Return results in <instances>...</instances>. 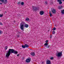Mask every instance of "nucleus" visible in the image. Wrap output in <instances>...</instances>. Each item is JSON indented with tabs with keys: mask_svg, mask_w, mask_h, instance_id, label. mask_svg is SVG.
<instances>
[{
	"mask_svg": "<svg viewBox=\"0 0 64 64\" xmlns=\"http://www.w3.org/2000/svg\"><path fill=\"white\" fill-rule=\"evenodd\" d=\"M52 13H53L54 14H55L56 13V10L55 9H54L52 10Z\"/></svg>",
	"mask_w": 64,
	"mask_h": 64,
	"instance_id": "8",
	"label": "nucleus"
},
{
	"mask_svg": "<svg viewBox=\"0 0 64 64\" xmlns=\"http://www.w3.org/2000/svg\"><path fill=\"white\" fill-rule=\"evenodd\" d=\"M56 55L57 57H61V56H63V55L62 54V52H58L56 54Z\"/></svg>",
	"mask_w": 64,
	"mask_h": 64,
	"instance_id": "3",
	"label": "nucleus"
},
{
	"mask_svg": "<svg viewBox=\"0 0 64 64\" xmlns=\"http://www.w3.org/2000/svg\"><path fill=\"white\" fill-rule=\"evenodd\" d=\"M50 61L49 60H47L46 61L47 64H50Z\"/></svg>",
	"mask_w": 64,
	"mask_h": 64,
	"instance_id": "11",
	"label": "nucleus"
},
{
	"mask_svg": "<svg viewBox=\"0 0 64 64\" xmlns=\"http://www.w3.org/2000/svg\"><path fill=\"white\" fill-rule=\"evenodd\" d=\"M59 2V4H62V2L61 1H60Z\"/></svg>",
	"mask_w": 64,
	"mask_h": 64,
	"instance_id": "18",
	"label": "nucleus"
},
{
	"mask_svg": "<svg viewBox=\"0 0 64 64\" xmlns=\"http://www.w3.org/2000/svg\"><path fill=\"white\" fill-rule=\"evenodd\" d=\"M52 35H50V38L51 39L52 38Z\"/></svg>",
	"mask_w": 64,
	"mask_h": 64,
	"instance_id": "24",
	"label": "nucleus"
},
{
	"mask_svg": "<svg viewBox=\"0 0 64 64\" xmlns=\"http://www.w3.org/2000/svg\"><path fill=\"white\" fill-rule=\"evenodd\" d=\"M61 12L62 14H64V10H62L61 11Z\"/></svg>",
	"mask_w": 64,
	"mask_h": 64,
	"instance_id": "12",
	"label": "nucleus"
},
{
	"mask_svg": "<svg viewBox=\"0 0 64 64\" xmlns=\"http://www.w3.org/2000/svg\"><path fill=\"white\" fill-rule=\"evenodd\" d=\"M58 2H60V1H61L62 0H57Z\"/></svg>",
	"mask_w": 64,
	"mask_h": 64,
	"instance_id": "26",
	"label": "nucleus"
},
{
	"mask_svg": "<svg viewBox=\"0 0 64 64\" xmlns=\"http://www.w3.org/2000/svg\"><path fill=\"white\" fill-rule=\"evenodd\" d=\"M7 48H8V47H7V46H6L5 47L4 49L5 50H7Z\"/></svg>",
	"mask_w": 64,
	"mask_h": 64,
	"instance_id": "17",
	"label": "nucleus"
},
{
	"mask_svg": "<svg viewBox=\"0 0 64 64\" xmlns=\"http://www.w3.org/2000/svg\"><path fill=\"white\" fill-rule=\"evenodd\" d=\"M19 54H17V56H19Z\"/></svg>",
	"mask_w": 64,
	"mask_h": 64,
	"instance_id": "33",
	"label": "nucleus"
},
{
	"mask_svg": "<svg viewBox=\"0 0 64 64\" xmlns=\"http://www.w3.org/2000/svg\"><path fill=\"white\" fill-rule=\"evenodd\" d=\"M32 56H35V53L34 52H32L30 54Z\"/></svg>",
	"mask_w": 64,
	"mask_h": 64,
	"instance_id": "10",
	"label": "nucleus"
},
{
	"mask_svg": "<svg viewBox=\"0 0 64 64\" xmlns=\"http://www.w3.org/2000/svg\"><path fill=\"white\" fill-rule=\"evenodd\" d=\"M62 8H63V6H60L58 7V8L59 9H62Z\"/></svg>",
	"mask_w": 64,
	"mask_h": 64,
	"instance_id": "9",
	"label": "nucleus"
},
{
	"mask_svg": "<svg viewBox=\"0 0 64 64\" xmlns=\"http://www.w3.org/2000/svg\"><path fill=\"white\" fill-rule=\"evenodd\" d=\"M22 47L23 48H25V45H22Z\"/></svg>",
	"mask_w": 64,
	"mask_h": 64,
	"instance_id": "15",
	"label": "nucleus"
},
{
	"mask_svg": "<svg viewBox=\"0 0 64 64\" xmlns=\"http://www.w3.org/2000/svg\"><path fill=\"white\" fill-rule=\"evenodd\" d=\"M47 45H48V43H46L45 44H44V46H47Z\"/></svg>",
	"mask_w": 64,
	"mask_h": 64,
	"instance_id": "19",
	"label": "nucleus"
},
{
	"mask_svg": "<svg viewBox=\"0 0 64 64\" xmlns=\"http://www.w3.org/2000/svg\"><path fill=\"white\" fill-rule=\"evenodd\" d=\"M26 21H29V19L28 18H26Z\"/></svg>",
	"mask_w": 64,
	"mask_h": 64,
	"instance_id": "13",
	"label": "nucleus"
},
{
	"mask_svg": "<svg viewBox=\"0 0 64 64\" xmlns=\"http://www.w3.org/2000/svg\"><path fill=\"white\" fill-rule=\"evenodd\" d=\"M55 30H56V28H53L52 29V30L53 31H55Z\"/></svg>",
	"mask_w": 64,
	"mask_h": 64,
	"instance_id": "20",
	"label": "nucleus"
},
{
	"mask_svg": "<svg viewBox=\"0 0 64 64\" xmlns=\"http://www.w3.org/2000/svg\"><path fill=\"white\" fill-rule=\"evenodd\" d=\"M55 33V31H53L52 32V34H54Z\"/></svg>",
	"mask_w": 64,
	"mask_h": 64,
	"instance_id": "21",
	"label": "nucleus"
},
{
	"mask_svg": "<svg viewBox=\"0 0 64 64\" xmlns=\"http://www.w3.org/2000/svg\"><path fill=\"white\" fill-rule=\"evenodd\" d=\"M63 1H64V0H62Z\"/></svg>",
	"mask_w": 64,
	"mask_h": 64,
	"instance_id": "34",
	"label": "nucleus"
},
{
	"mask_svg": "<svg viewBox=\"0 0 64 64\" xmlns=\"http://www.w3.org/2000/svg\"><path fill=\"white\" fill-rule=\"evenodd\" d=\"M26 61L27 63H29L30 62V59L29 58H28L26 60Z\"/></svg>",
	"mask_w": 64,
	"mask_h": 64,
	"instance_id": "7",
	"label": "nucleus"
},
{
	"mask_svg": "<svg viewBox=\"0 0 64 64\" xmlns=\"http://www.w3.org/2000/svg\"><path fill=\"white\" fill-rule=\"evenodd\" d=\"M2 2H0V5H1V4H2Z\"/></svg>",
	"mask_w": 64,
	"mask_h": 64,
	"instance_id": "32",
	"label": "nucleus"
},
{
	"mask_svg": "<svg viewBox=\"0 0 64 64\" xmlns=\"http://www.w3.org/2000/svg\"><path fill=\"white\" fill-rule=\"evenodd\" d=\"M25 46L27 48V47H29V46L27 44H25Z\"/></svg>",
	"mask_w": 64,
	"mask_h": 64,
	"instance_id": "14",
	"label": "nucleus"
},
{
	"mask_svg": "<svg viewBox=\"0 0 64 64\" xmlns=\"http://www.w3.org/2000/svg\"><path fill=\"white\" fill-rule=\"evenodd\" d=\"M49 14L50 16L51 17L52 16V14L51 13V12L50 11L49 12Z\"/></svg>",
	"mask_w": 64,
	"mask_h": 64,
	"instance_id": "16",
	"label": "nucleus"
},
{
	"mask_svg": "<svg viewBox=\"0 0 64 64\" xmlns=\"http://www.w3.org/2000/svg\"><path fill=\"white\" fill-rule=\"evenodd\" d=\"M0 2H1L5 4H7L8 3L7 0H0Z\"/></svg>",
	"mask_w": 64,
	"mask_h": 64,
	"instance_id": "4",
	"label": "nucleus"
},
{
	"mask_svg": "<svg viewBox=\"0 0 64 64\" xmlns=\"http://www.w3.org/2000/svg\"><path fill=\"white\" fill-rule=\"evenodd\" d=\"M0 25H3V24H2V22H0Z\"/></svg>",
	"mask_w": 64,
	"mask_h": 64,
	"instance_id": "28",
	"label": "nucleus"
},
{
	"mask_svg": "<svg viewBox=\"0 0 64 64\" xmlns=\"http://www.w3.org/2000/svg\"><path fill=\"white\" fill-rule=\"evenodd\" d=\"M24 27H25L26 28H28V24H26L24 22L22 21L20 24V29L22 30H24Z\"/></svg>",
	"mask_w": 64,
	"mask_h": 64,
	"instance_id": "2",
	"label": "nucleus"
},
{
	"mask_svg": "<svg viewBox=\"0 0 64 64\" xmlns=\"http://www.w3.org/2000/svg\"><path fill=\"white\" fill-rule=\"evenodd\" d=\"M32 10L33 11H36V10H38V9L36 7V6H32Z\"/></svg>",
	"mask_w": 64,
	"mask_h": 64,
	"instance_id": "5",
	"label": "nucleus"
},
{
	"mask_svg": "<svg viewBox=\"0 0 64 64\" xmlns=\"http://www.w3.org/2000/svg\"><path fill=\"white\" fill-rule=\"evenodd\" d=\"M46 48H48L49 47V46H46Z\"/></svg>",
	"mask_w": 64,
	"mask_h": 64,
	"instance_id": "29",
	"label": "nucleus"
},
{
	"mask_svg": "<svg viewBox=\"0 0 64 64\" xmlns=\"http://www.w3.org/2000/svg\"><path fill=\"white\" fill-rule=\"evenodd\" d=\"M45 42L46 43H47V42H48V40H47L46 41H45Z\"/></svg>",
	"mask_w": 64,
	"mask_h": 64,
	"instance_id": "27",
	"label": "nucleus"
},
{
	"mask_svg": "<svg viewBox=\"0 0 64 64\" xmlns=\"http://www.w3.org/2000/svg\"><path fill=\"white\" fill-rule=\"evenodd\" d=\"M3 16V15L2 14H0V17H2Z\"/></svg>",
	"mask_w": 64,
	"mask_h": 64,
	"instance_id": "23",
	"label": "nucleus"
},
{
	"mask_svg": "<svg viewBox=\"0 0 64 64\" xmlns=\"http://www.w3.org/2000/svg\"><path fill=\"white\" fill-rule=\"evenodd\" d=\"M45 4H47V2H45Z\"/></svg>",
	"mask_w": 64,
	"mask_h": 64,
	"instance_id": "31",
	"label": "nucleus"
},
{
	"mask_svg": "<svg viewBox=\"0 0 64 64\" xmlns=\"http://www.w3.org/2000/svg\"><path fill=\"white\" fill-rule=\"evenodd\" d=\"M50 60H53V58L52 57L50 58Z\"/></svg>",
	"mask_w": 64,
	"mask_h": 64,
	"instance_id": "25",
	"label": "nucleus"
},
{
	"mask_svg": "<svg viewBox=\"0 0 64 64\" xmlns=\"http://www.w3.org/2000/svg\"><path fill=\"white\" fill-rule=\"evenodd\" d=\"M44 11L41 10L40 12V15H42L44 14Z\"/></svg>",
	"mask_w": 64,
	"mask_h": 64,
	"instance_id": "6",
	"label": "nucleus"
},
{
	"mask_svg": "<svg viewBox=\"0 0 64 64\" xmlns=\"http://www.w3.org/2000/svg\"><path fill=\"white\" fill-rule=\"evenodd\" d=\"M13 53L14 54H16L18 53V52L13 49H9L6 52V57L7 58L9 57L11 53Z\"/></svg>",
	"mask_w": 64,
	"mask_h": 64,
	"instance_id": "1",
	"label": "nucleus"
},
{
	"mask_svg": "<svg viewBox=\"0 0 64 64\" xmlns=\"http://www.w3.org/2000/svg\"><path fill=\"white\" fill-rule=\"evenodd\" d=\"M21 4L22 5H24V2H21Z\"/></svg>",
	"mask_w": 64,
	"mask_h": 64,
	"instance_id": "22",
	"label": "nucleus"
},
{
	"mask_svg": "<svg viewBox=\"0 0 64 64\" xmlns=\"http://www.w3.org/2000/svg\"><path fill=\"white\" fill-rule=\"evenodd\" d=\"M2 34V32H1V31L0 30V34Z\"/></svg>",
	"mask_w": 64,
	"mask_h": 64,
	"instance_id": "30",
	"label": "nucleus"
}]
</instances>
